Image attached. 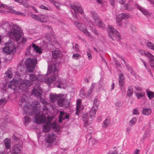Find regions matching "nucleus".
<instances>
[{
    "label": "nucleus",
    "instance_id": "9b49d317",
    "mask_svg": "<svg viewBox=\"0 0 154 154\" xmlns=\"http://www.w3.org/2000/svg\"><path fill=\"white\" fill-rule=\"evenodd\" d=\"M5 11H6L15 15H20L22 16H25V14L24 13L16 11L13 9L11 7H9L6 5H0V12H4Z\"/></svg>",
    "mask_w": 154,
    "mask_h": 154
},
{
    "label": "nucleus",
    "instance_id": "338daca9",
    "mask_svg": "<svg viewBox=\"0 0 154 154\" xmlns=\"http://www.w3.org/2000/svg\"><path fill=\"white\" fill-rule=\"evenodd\" d=\"M116 106L117 107V109H118L121 106V103L119 101L116 102Z\"/></svg>",
    "mask_w": 154,
    "mask_h": 154
},
{
    "label": "nucleus",
    "instance_id": "72a5a7b5",
    "mask_svg": "<svg viewBox=\"0 0 154 154\" xmlns=\"http://www.w3.org/2000/svg\"><path fill=\"white\" fill-rule=\"evenodd\" d=\"M95 85V83H92L90 89L88 90L86 93V97H88L89 96L92 92L93 91Z\"/></svg>",
    "mask_w": 154,
    "mask_h": 154
},
{
    "label": "nucleus",
    "instance_id": "f8f14e48",
    "mask_svg": "<svg viewBox=\"0 0 154 154\" xmlns=\"http://www.w3.org/2000/svg\"><path fill=\"white\" fill-rule=\"evenodd\" d=\"M5 45L6 47L3 49V52L7 54H11L15 51L16 48L13 42L9 40Z\"/></svg>",
    "mask_w": 154,
    "mask_h": 154
},
{
    "label": "nucleus",
    "instance_id": "f03ea898",
    "mask_svg": "<svg viewBox=\"0 0 154 154\" xmlns=\"http://www.w3.org/2000/svg\"><path fill=\"white\" fill-rule=\"evenodd\" d=\"M58 67H57V65H56L54 63L49 66L48 63L47 74V75H50L51 76L48 79H46L45 82L49 85L56 80L57 82L54 85V87L58 88H64L65 81L61 79H58Z\"/></svg>",
    "mask_w": 154,
    "mask_h": 154
},
{
    "label": "nucleus",
    "instance_id": "8fccbe9b",
    "mask_svg": "<svg viewBox=\"0 0 154 154\" xmlns=\"http://www.w3.org/2000/svg\"><path fill=\"white\" fill-rule=\"evenodd\" d=\"M122 20L121 19L118 15L116 17V21L117 23V25L119 26H120L121 25V22Z\"/></svg>",
    "mask_w": 154,
    "mask_h": 154
},
{
    "label": "nucleus",
    "instance_id": "5fc2aeb1",
    "mask_svg": "<svg viewBox=\"0 0 154 154\" xmlns=\"http://www.w3.org/2000/svg\"><path fill=\"white\" fill-rule=\"evenodd\" d=\"M53 5H54L58 9H59L60 8L59 6H60L61 4L59 2L57 1H55L54 3V4Z\"/></svg>",
    "mask_w": 154,
    "mask_h": 154
},
{
    "label": "nucleus",
    "instance_id": "4be33fe9",
    "mask_svg": "<svg viewBox=\"0 0 154 154\" xmlns=\"http://www.w3.org/2000/svg\"><path fill=\"white\" fill-rule=\"evenodd\" d=\"M150 129L151 127L149 125L147 128L146 129L145 131L143 137L142 139L141 140L143 142L145 140H148L149 139L150 135L151 134Z\"/></svg>",
    "mask_w": 154,
    "mask_h": 154
},
{
    "label": "nucleus",
    "instance_id": "e433bc0d",
    "mask_svg": "<svg viewBox=\"0 0 154 154\" xmlns=\"http://www.w3.org/2000/svg\"><path fill=\"white\" fill-rule=\"evenodd\" d=\"M43 104L44 106L42 108L44 113H45V111L48 110L49 109V107L50 106V104L48 103L46 101L43 102Z\"/></svg>",
    "mask_w": 154,
    "mask_h": 154
},
{
    "label": "nucleus",
    "instance_id": "1a4fd4ad",
    "mask_svg": "<svg viewBox=\"0 0 154 154\" xmlns=\"http://www.w3.org/2000/svg\"><path fill=\"white\" fill-rule=\"evenodd\" d=\"M107 31L109 38L114 40V38L117 40H120L121 38L120 34L116 29L113 28L111 26H109L107 29Z\"/></svg>",
    "mask_w": 154,
    "mask_h": 154
},
{
    "label": "nucleus",
    "instance_id": "ddd939ff",
    "mask_svg": "<svg viewBox=\"0 0 154 154\" xmlns=\"http://www.w3.org/2000/svg\"><path fill=\"white\" fill-rule=\"evenodd\" d=\"M70 6L75 12L74 18H75V20H76L77 19L79 20L80 18L77 15V12L79 13L82 15L83 13V10L82 8L80 5L78 3L75 2L73 5H70Z\"/></svg>",
    "mask_w": 154,
    "mask_h": 154
},
{
    "label": "nucleus",
    "instance_id": "aec40b11",
    "mask_svg": "<svg viewBox=\"0 0 154 154\" xmlns=\"http://www.w3.org/2000/svg\"><path fill=\"white\" fill-rule=\"evenodd\" d=\"M58 105L61 107H66L69 104L68 100L65 97L60 98L57 101Z\"/></svg>",
    "mask_w": 154,
    "mask_h": 154
},
{
    "label": "nucleus",
    "instance_id": "13d9d810",
    "mask_svg": "<svg viewBox=\"0 0 154 154\" xmlns=\"http://www.w3.org/2000/svg\"><path fill=\"white\" fill-rule=\"evenodd\" d=\"M134 88L136 91H137V92H140L141 91H143L141 87L138 86H135Z\"/></svg>",
    "mask_w": 154,
    "mask_h": 154
},
{
    "label": "nucleus",
    "instance_id": "ea45409f",
    "mask_svg": "<svg viewBox=\"0 0 154 154\" xmlns=\"http://www.w3.org/2000/svg\"><path fill=\"white\" fill-rule=\"evenodd\" d=\"M146 93L149 99H151L154 98V92L148 90L146 91Z\"/></svg>",
    "mask_w": 154,
    "mask_h": 154
},
{
    "label": "nucleus",
    "instance_id": "39448f33",
    "mask_svg": "<svg viewBox=\"0 0 154 154\" xmlns=\"http://www.w3.org/2000/svg\"><path fill=\"white\" fill-rule=\"evenodd\" d=\"M116 0L118 2L123 5V9L124 10L130 11L134 8H137L145 15L149 16L151 14L150 13L143 7L139 5L136 3L134 2L132 0H129L126 4H125V0Z\"/></svg>",
    "mask_w": 154,
    "mask_h": 154
},
{
    "label": "nucleus",
    "instance_id": "09e8293b",
    "mask_svg": "<svg viewBox=\"0 0 154 154\" xmlns=\"http://www.w3.org/2000/svg\"><path fill=\"white\" fill-rule=\"evenodd\" d=\"M81 57V55L77 53L73 54L72 57L73 59L75 60H78Z\"/></svg>",
    "mask_w": 154,
    "mask_h": 154
},
{
    "label": "nucleus",
    "instance_id": "c756f323",
    "mask_svg": "<svg viewBox=\"0 0 154 154\" xmlns=\"http://www.w3.org/2000/svg\"><path fill=\"white\" fill-rule=\"evenodd\" d=\"M46 75H43L41 74H39L37 76V81H38L42 82H45L46 78L47 77L46 76Z\"/></svg>",
    "mask_w": 154,
    "mask_h": 154
},
{
    "label": "nucleus",
    "instance_id": "7ed1b4c3",
    "mask_svg": "<svg viewBox=\"0 0 154 154\" xmlns=\"http://www.w3.org/2000/svg\"><path fill=\"white\" fill-rule=\"evenodd\" d=\"M58 67H57V65H56L54 63L49 66L48 63L47 74V75H50L51 76L48 79H46L45 82L49 85L56 80L57 82L54 85V87L58 88H64L65 81L61 79H58Z\"/></svg>",
    "mask_w": 154,
    "mask_h": 154
},
{
    "label": "nucleus",
    "instance_id": "c85d7f7f",
    "mask_svg": "<svg viewBox=\"0 0 154 154\" xmlns=\"http://www.w3.org/2000/svg\"><path fill=\"white\" fill-rule=\"evenodd\" d=\"M29 80H28L29 82H31L30 85L33 83H36L35 81H37V77L33 74L29 75Z\"/></svg>",
    "mask_w": 154,
    "mask_h": 154
},
{
    "label": "nucleus",
    "instance_id": "2f4dec72",
    "mask_svg": "<svg viewBox=\"0 0 154 154\" xmlns=\"http://www.w3.org/2000/svg\"><path fill=\"white\" fill-rule=\"evenodd\" d=\"M87 22L88 23L87 24L88 26H89L91 30L94 32L95 34L96 35H98V32L95 29V26L93 24L90 22L88 21Z\"/></svg>",
    "mask_w": 154,
    "mask_h": 154
},
{
    "label": "nucleus",
    "instance_id": "dca6fc26",
    "mask_svg": "<svg viewBox=\"0 0 154 154\" xmlns=\"http://www.w3.org/2000/svg\"><path fill=\"white\" fill-rule=\"evenodd\" d=\"M57 122L55 121H54L53 123L51 121H48L45 125H44L43 127L42 132H48L52 128L53 129L57 128L58 127Z\"/></svg>",
    "mask_w": 154,
    "mask_h": 154
},
{
    "label": "nucleus",
    "instance_id": "0eeeda50",
    "mask_svg": "<svg viewBox=\"0 0 154 154\" xmlns=\"http://www.w3.org/2000/svg\"><path fill=\"white\" fill-rule=\"evenodd\" d=\"M48 42H45L43 41L42 44L43 45H42L40 47L36 45L35 44L32 43V45H30L28 47L26 50V55H29L31 54V50L32 48H33L34 50L35 51L36 53L39 54L42 53V50L46 49L48 46L47 43Z\"/></svg>",
    "mask_w": 154,
    "mask_h": 154
},
{
    "label": "nucleus",
    "instance_id": "6ab92c4d",
    "mask_svg": "<svg viewBox=\"0 0 154 154\" xmlns=\"http://www.w3.org/2000/svg\"><path fill=\"white\" fill-rule=\"evenodd\" d=\"M42 92V90L39 86L35 87L32 91V95L39 98L41 97Z\"/></svg>",
    "mask_w": 154,
    "mask_h": 154
},
{
    "label": "nucleus",
    "instance_id": "69168bd1",
    "mask_svg": "<svg viewBox=\"0 0 154 154\" xmlns=\"http://www.w3.org/2000/svg\"><path fill=\"white\" fill-rule=\"evenodd\" d=\"M46 41L48 42L52 43V42H51V38L50 36H47L46 37Z\"/></svg>",
    "mask_w": 154,
    "mask_h": 154
},
{
    "label": "nucleus",
    "instance_id": "7c9ffc66",
    "mask_svg": "<svg viewBox=\"0 0 154 154\" xmlns=\"http://www.w3.org/2000/svg\"><path fill=\"white\" fill-rule=\"evenodd\" d=\"M146 57L149 59L150 65L154 63V56L151 53L148 52L146 54Z\"/></svg>",
    "mask_w": 154,
    "mask_h": 154
},
{
    "label": "nucleus",
    "instance_id": "052dcab7",
    "mask_svg": "<svg viewBox=\"0 0 154 154\" xmlns=\"http://www.w3.org/2000/svg\"><path fill=\"white\" fill-rule=\"evenodd\" d=\"M80 94L82 97H86V93L85 94L84 91L83 90H81L80 91Z\"/></svg>",
    "mask_w": 154,
    "mask_h": 154
},
{
    "label": "nucleus",
    "instance_id": "423d86ee",
    "mask_svg": "<svg viewBox=\"0 0 154 154\" xmlns=\"http://www.w3.org/2000/svg\"><path fill=\"white\" fill-rule=\"evenodd\" d=\"M19 82H20L18 87L19 89L22 91L27 92V88L30 85L31 82L25 79L22 80L19 77L17 80L14 79L9 84L8 87L14 90L18 86Z\"/></svg>",
    "mask_w": 154,
    "mask_h": 154
},
{
    "label": "nucleus",
    "instance_id": "774afa93",
    "mask_svg": "<svg viewBox=\"0 0 154 154\" xmlns=\"http://www.w3.org/2000/svg\"><path fill=\"white\" fill-rule=\"evenodd\" d=\"M79 45L77 44H76L75 46V51L76 52H79Z\"/></svg>",
    "mask_w": 154,
    "mask_h": 154
},
{
    "label": "nucleus",
    "instance_id": "f3484780",
    "mask_svg": "<svg viewBox=\"0 0 154 154\" xmlns=\"http://www.w3.org/2000/svg\"><path fill=\"white\" fill-rule=\"evenodd\" d=\"M74 24L77 28L83 32L87 36L90 37L91 35L87 29L86 26L84 24L82 23L76 21L73 22Z\"/></svg>",
    "mask_w": 154,
    "mask_h": 154
},
{
    "label": "nucleus",
    "instance_id": "49530a36",
    "mask_svg": "<svg viewBox=\"0 0 154 154\" xmlns=\"http://www.w3.org/2000/svg\"><path fill=\"white\" fill-rule=\"evenodd\" d=\"M5 74L7 77L10 79H11L12 78V73L11 71L8 70L5 72Z\"/></svg>",
    "mask_w": 154,
    "mask_h": 154
},
{
    "label": "nucleus",
    "instance_id": "37998d69",
    "mask_svg": "<svg viewBox=\"0 0 154 154\" xmlns=\"http://www.w3.org/2000/svg\"><path fill=\"white\" fill-rule=\"evenodd\" d=\"M109 119H106L103 122L102 125L103 127L105 128H106L109 124Z\"/></svg>",
    "mask_w": 154,
    "mask_h": 154
},
{
    "label": "nucleus",
    "instance_id": "20e7f679",
    "mask_svg": "<svg viewBox=\"0 0 154 154\" xmlns=\"http://www.w3.org/2000/svg\"><path fill=\"white\" fill-rule=\"evenodd\" d=\"M1 27L4 29L10 37L14 40L18 41L21 36L20 28L16 24L5 22Z\"/></svg>",
    "mask_w": 154,
    "mask_h": 154
},
{
    "label": "nucleus",
    "instance_id": "412c9836",
    "mask_svg": "<svg viewBox=\"0 0 154 154\" xmlns=\"http://www.w3.org/2000/svg\"><path fill=\"white\" fill-rule=\"evenodd\" d=\"M97 102V100L96 99L94 100V102L93 106L92 108L89 112L90 116L91 118L94 117L95 115L96 111L98 109V106L96 104Z\"/></svg>",
    "mask_w": 154,
    "mask_h": 154
},
{
    "label": "nucleus",
    "instance_id": "a878e982",
    "mask_svg": "<svg viewBox=\"0 0 154 154\" xmlns=\"http://www.w3.org/2000/svg\"><path fill=\"white\" fill-rule=\"evenodd\" d=\"M22 143H19L15 145L13 148V150L14 152L15 153H19L22 149Z\"/></svg>",
    "mask_w": 154,
    "mask_h": 154
},
{
    "label": "nucleus",
    "instance_id": "a18cd8bd",
    "mask_svg": "<svg viewBox=\"0 0 154 154\" xmlns=\"http://www.w3.org/2000/svg\"><path fill=\"white\" fill-rule=\"evenodd\" d=\"M139 54H140L141 55L146 56V54L148 53V51H145L143 50H139L138 51Z\"/></svg>",
    "mask_w": 154,
    "mask_h": 154
},
{
    "label": "nucleus",
    "instance_id": "473e14b6",
    "mask_svg": "<svg viewBox=\"0 0 154 154\" xmlns=\"http://www.w3.org/2000/svg\"><path fill=\"white\" fill-rule=\"evenodd\" d=\"M134 94L137 99H140L142 97H144L145 94V92L143 91L140 92H134Z\"/></svg>",
    "mask_w": 154,
    "mask_h": 154
},
{
    "label": "nucleus",
    "instance_id": "79ce46f5",
    "mask_svg": "<svg viewBox=\"0 0 154 154\" xmlns=\"http://www.w3.org/2000/svg\"><path fill=\"white\" fill-rule=\"evenodd\" d=\"M146 45L149 49L154 51V44L153 43L150 42H147Z\"/></svg>",
    "mask_w": 154,
    "mask_h": 154
},
{
    "label": "nucleus",
    "instance_id": "58836bf2",
    "mask_svg": "<svg viewBox=\"0 0 154 154\" xmlns=\"http://www.w3.org/2000/svg\"><path fill=\"white\" fill-rule=\"evenodd\" d=\"M118 16L122 20L123 19H127L130 17V15L128 14H121Z\"/></svg>",
    "mask_w": 154,
    "mask_h": 154
},
{
    "label": "nucleus",
    "instance_id": "f257e3e1",
    "mask_svg": "<svg viewBox=\"0 0 154 154\" xmlns=\"http://www.w3.org/2000/svg\"><path fill=\"white\" fill-rule=\"evenodd\" d=\"M30 100V98L25 95H23L19 99V105L23 109L24 113L29 116L34 115L35 122L37 123H45L46 117L40 112V104L36 101L31 102Z\"/></svg>",
    "mask_w": 154,
    "mask_h": 154
},
{
    "label": "nucleus",
    "instance_id": "603ef678",
    "mask_svg": "<svg viewBox=\"0 0 154 154\" xmlns=\"http://www.w3.org/2000/svg\"><path fill=\"white\" fill-rule=\"evenodd\" d=\"M90 143H91L92 144H95L97 143V140L95 138L90 139L89 140Z\"/></svg>",
    "mask_w": 154,
    "mask_h": 154
},
{
    "label": "nucleus",
    "instance_id": "3c124183",
    "mask_svg": "<svg viewBox=\"0 0 154 154\" xmlns=\"http://www.w3.org/2000/svg\"><path fill=\"white\" fill-rule=\"evenodd\" d=\"M24 122L25 124L29 122L30 119L27 116L24 117Z\"/></svg>",
    "mask_w": 154,
    "mask_h": 154
},
{
    "label": "nucleus",
    "instance_id": "4468645a",
    "mask_svg": "<svg viewBox=\"0 0 154 154\" xmlns=\"http://www.w3.org/2000/svg\"><path fill=\"white\" fill-rule=\"evenodd\" d=\"M90 13L93 19L95 21L96 24L101 28L104 27L105 26V25L99 17L97 13L95 11L92 10L90 11Z\"/></svg>",
    "mask_w": 154,
    "mask_h": 154
},
{
    "label": "nucleus",
    "instance_id": "9d476101",
    "mask_svg": "<svg viewBox=\"0 0 154 154\" xmlns=\"http://www.w3.org/2000/svg\"><path fill=\"white\" fill-rule=\"evenodd\" d=\"M37 62V60L35 58H29L26 60L25 63L26 69L28 72H30L34 71Z\"/></svg>",
    "mask_w": 154,
    "mask_h": 154
},
{
    "label": "nucleus",
    "instance_id": "393cba45",
    "mask_svg": "<svg viewBox=\"0 0 154 154\" xmlns=\"http://www.w3.org/2000/svg\"><path fill=\"white\" fill-rule=\"evenodd\" d=\"M82 101L81 99H79L76 102V111L75 114L77 115H78L80 111L83 109V107L81 104Z\"/></svg>",
    "mask_w": 154,
    "mask_h": 154
},
{
    "label": "nucleus",
    "instance_id": "6e6d98bb",
    "mask_svg": "<svg viewBox=\"0 0 154 154\" xmlns=\"http://www.w3.org/2000/svg\"><path fill=\"white\" fill-rule=\"evenodd\" d=\"M39 8L41 9L45 10H49L50 9L44 6L43 5H41L39 6Z\"/></svg>",
    "mask_w": 154,
    "mask_h": 154
},
{
    "label": "nucleus",
    "instance_id": "2eb2a0df",
    "mask_svg": "<svg viewBox=\"0 0 154 154\" xmlns=\"http://www.w3.org/2000/svg\"><path fill=\"white\" fill-rule=\"evenodd\" d=\"M45 140L47 143H53L54 144H57L59 141L58 137L53 133L48 134L45 138Z\"/></svg>",
    "mask_w": 154,
    "mask_h": 154
},
{
    "label": "nucleus",
    "instance_id": "4d7b16f0",
    "mask_svg": "<svg viewBox=\"0 0 154 154\" xmlns=\"http://www.w3.org/2000/svg\"><path fill=\"white\" fill-rule=\"evenodd\" d=\"M132 114L134 115H139V112L137 109H134L133 110Z\"/></svg>",
    "mask_w": 154,
    "mask_h": 154
},
{
    "label": "nucleus",
    "instance_id": "680f3d73",
    "mask_svg": "<svg viewBox=\"0 0 154 154\" xmlns=\"http://www.w3.org/2000/svg\"><path fill=\"white\" fill-rule=\"evenodd\" d=\"M86 53L88 57V59L89 60H91L92 58V56L91 54L88 51H87L86 52Z\"/></svg>",
    "mask_w": 154,
    "mask_h": 154
},
{
    "label": "nucleus",
    "instance_id": "c03bdc74",
    "mask_svg": "<svg viewBox=\"0 0 154 154\" xmlns=\"http://www.w3.org/2000/svg\"><path fill=\"white\" fill-rule=\"evenodd\" d=\"M137 119L136 118L134 117L129 122V125H133L135 124V123L136 122Z\"/></svg>",
    "mask_w": 154,
    "mask_h": 154
},
{
    "label": "nucleus",
    "instance_id": "c9c22d12",
    "mask_svg": "<svg viewBox=\"0 0 154 154\" xmlns=\"http://www.w3.org/2000/svg\"><path fill=\"white\" fill-rule=\"evenodd\" d=\"M4 142L6 149H9L10 148L11 141L9 139L6 138L4 140Z\"/></svg>",
    "mask_w": 154,
    "mask_h": 154
},
{
    "label": "nucleus",
    "instance_id": "de8ad7c7",
    "mask_svg": "<svg viewBox=\"0 0 154 154\" xmlns=\"http://www.w3.org/2000/svg\"><path fill=\"white\" fill-rule=\"evenodd\" d=\"M122 47L123 48L128 51L130 50L131 49V48L129 45H127V44L125 43H123L122 44Z\"/></svg>",
    "mask_w": 154,
    "mask_h": 154
},
{
    "label": "nucleus",
    "instance_id": "0e129e2a",
    "mask_svg": "<svg viewBox=\"0 0 154 154\" xmlns=\"http://www.w3.org/2000/svg\"><path fill=\"white\" fill-rule=\"evenodd\" d=\"M106 0H96L97 3L102 5L103 4Z\"/></svg>",
    "mask_w": 154,
    "mask_h": 154
},
{
    "label": "nucleus",
    "instance_id": "b1692460",
    "mask_svg": "<svg viewBox=\"0 0 154 154\" xmlns=\"http://www.w3.org/2000/svg\"><path fill=\"white\" fill-rule=\"evenodd\" d=\"M69 118V115L63 111H61L60 112V115L59 116V122H61L62 120H64L65 119H68Z\"/></svg>",
    "mask_w": 154,
    "mask_h": 154
},
{
    "label": "nucleus",
    "instance_id": "f704fd0d",
    "mask_svg": "<svg viewBox=\"0 0 154 154\" xmlns=\"http://www.w3.org/2000/svg\"><path fill=\"white\" fill-rule=\"evenodd\" d=\"M151 113V110L149 108H145L143 109L142 113L145 116H149Z\"/></svg>",
    "mask_w": 154,
    "mask_h": 154
},
{
    "label": "nucleus",
    "instance_id": "a211bd4d",
    "mask_svg": "<svg viewBox=\"0 0 154 154\" xmlns=\"http://www.w3.org/2000/svg\"><path fill=\"white\" fill-rule=\"evenodd\" d=\"M32 17L42 22H47L49 20V18L47 15L39 14L36 15L32 14L31 15Z\"/></svg>",
    "mask_w": 154,
    "mask_h": 154
},
{
    "label": "nucleus",
    "instance_id": "6e6552de",
    "mask_svg": "<svg viewBox=\"0 0 154 154\" xmlns=\"http://www.w3.org/2000/svg\"><path fill=\"white\" fill-rule=\"evenodd\" d=\"M52 55L53 58L52 59V61L51 62H48V63L49 66L50 65H52L54 63L56 65H57L58 67V63H59V59L62 56V54L61 52L58 48H56L55 50L52 51Z\"/></svg>",
    "mask_w": 154,
    "mask_h": 154
},
{
    "label": "nucleus",
    "instance_id": "bb28decb",
    "mask_svg": "<svg viewBox=\"0 0 154 154\" xmlns=\"http://www.w3.org/2000/svg\"><path fill=\"white\" fill-rule=\"evenodd\" d=\"M29 1V0H14L15 2L23 5L26 8H29L30 7V5L28 4Z\"/></svg>",
    "mask_w": 154,
    "mask_h": 154
},
{
    "label": "nucleus",
    "instance_id": "864d4df0",
    "mask_svg": "<svg viewBox=\"0 0 154 154\" xmlns=\"http://www.w3.org/2000/svg\"><path fill=\"white\" fill-rule=\"evenodd\" d=\"M6 100L5 98H2L0 100V105H5L6 103Z\"/></svg>",
    "mask_w": 154,
    "mask_h": 154
},
{
    "label": "nucleus",
    "instance_id": "5701e85b",
    "mask_svg": "<svg viewBox=\"0 0 154 154\" xmlns=\"http://www.w3.org/2000/svg\"><path fill=\"white\" fill-rule=\"evenodd\" d=\"M64 96V95L63 94H56L54 93H51L50 94V99L52 102H54L56 101L59 97H62Z\"/></svg>",
    "mask_w": 154,
    "mask_h": 154
},
{
    "label": "nucleus",
    "instance_id": "e2e57ef3",
    "mask_svg": "<svg viewBox=\"0 0 154 154\" xmlns=\"http://www.w3.org/2000/svg\"><path fill=\"white\" fill-rule=\"evenodd\" d=\"M6 121H7V120H3V119H2L0 121L1 122H2V123H1V126H4V125H5V124H4V123H6L7 122ZM8 122L7 121V122Z\"/></svg>",
    "mask_w": 154,
    "mask_h": 154
},
{
    "label": "nucleus",
    "instance_id": "bf43d9fd",
    "mask_svg": "<svg viewBox=\"0 0 154 154\" xmlns=\"http://www.w3.org/2000/svg\"><path fill=\"white\" fill-rule=\"evenodd\" d=\"M24 68L22 65H19L18 66V70L22 72L24 69Z\"/></svg>",
    "mask_w": 154,
    "mask_h": 154
},
{
    "label": "nucleus",
    "instance_id": "a19ab883",
    "mask_svg": "<svg viewBox=\"0 0 154 154\" xmlns=\"http://www.w3.org/2000/svg\"><path fill=\"white\" fill-rule=\"evenodd\" d=\"M133 88L132 86L129 87L128 88L127 91V95L128 97H131L133 94Z\"/></svg>",
    "mask_w": 154,
    "mask_h": 154
},
{
    "label": "nucleus",
    "instance_id": "cd10ccee",
    "mask_svg": "<svg viewBox=\"0 0 154 154\" xmlns=\"http://www.w3.org/2000/svg\"><path fill=\"white\" fill-rule=\"evenodd\" d=\"M82 119L84 123V126L86 127L88 125H89V123L88 122V114H85L82 116Z\"/></svg>",
    "mask_w": 154,
    "mask_h": 154
},
{
    "label": "nucleus",
    "instance_id": "4c0bfd02",
    "mask_svg": "<svg viewBox=\"0 0 154 154\" xmlns=\"http://www.w3.org/2000/svg\"><path fill=\"white\" fill-rule=\"evenodd\" d=\"M124 79V76L122 74H120L119 77V85L121 87H123L124 85L123 80Z\"/></svg>",
    "mask_w": 154,
    "mask_h": 154
}]
</instances>
